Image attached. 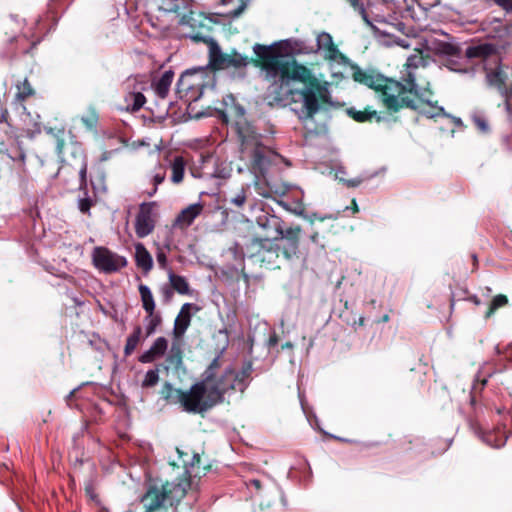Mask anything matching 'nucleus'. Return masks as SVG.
I'll return each instance as SVG.
<instances>
[{"label": "nucleus", "mask_w": 512, "mask_h": 512, "mask_svg": "<svg viewBox=\"0 0 512 512\" xmlns=\"http://www.w3.org/2000/svg\"><path fill=\"white\" fill-rule=\"evenodd\" d=\"M394 43L402 48H413L416 54L410 55L403 69L400 71V80L384 77L380 74L353 67L354 81L366 85L378 92V99L382 106L390 113H397L402 109H411L428 118L444 115V108L425 100L420 93L418 80L421 78L420 69L427 65L416 35H406L405 38L396 37Z\"/></svg>", "instance_id": "nucleus-1"}, {"label": "nucleus", "mask_w": 512, "mask_h": 512, "mask_svg": "<svg viewBox=\"0 0 512 512\" xmlns=\"http://www.w3.org/2000/svg\"><path fill=\"white\" fill-rule=\"evenodd\" d=\"M253 51L259 58L254 62L255 66L261 69L264 79L269 82L266 99L270 105L287 106L297 101V91L291 87L292 81L309 84L315 88L318 100L331 103L328 83H321L306 66L282 59L287 54L284 42L255 44Z\"/></svg>", "instance_id": "nucleus-2"}, {"label": "nucleus", "mask_w": 512, "mask_h": 512, "mask_svg": "<svg viewBox=\"0 0 512 512\" xmlns=\"http://www.w3.org/2000/svg\"><path fill=\"white\" fill-rule=\"evenodd\" d=\"M57 25L54 12L47 11L30 23H26L19 33L5 32L0 44V58L14 60L33 55L39 43Z\"/></svg>", "instance_id": "nucleus-3"}, {"label": "nucleus", "mask_w": 512, "mask_h": 512, "mask_svg": "<svg viewBox=\"0 0 512 512\" xmlns=\"http://www.w3.org/2000/svg\"><path fill=\"white\" fill-rule=\"evenodd\" d=\"M16 89L13 105L21 111L24 117L22 118V124L18 127L12 123L8 110L0 107V145H4L10 140H17L19 137L33 139L41 133L40 123L32 119L25 106V102L35 95L34 88L29 80L25 78L16 84Z\"/></svg>", "instance_id": "nucleus-4"}, {"label": "nucleus", "mask_w": 512, "mask_h": 512, "mask_svg": "<svg viewBox=\"0 0 512 512\" xmlns=\"http://www.w3.org/2000/svg\"><path fill=\"white\" fill-rule=\"evenodd\" d=\"M220 359L221 354L211 361L201 378L202 383L216 405L223 402L225 393L235 390L233 366L230 365L225 369H221Z\"/></svg>", "instance_id": "nucleus-5"}, {"label": "nucleus", "mask_w": 512, "mask_h": 512, "mask_svg": "<svg viewBox=\"0 0 512 512\" xmlns=\"http://www.w3.org/2000/svg\"><path fill=\"white\" fill-rule=\"evenodd\" d=\"M204 43L209 48L208 53V66L215 71L233 69L235 71L244 73L249 64L247 57L234 51L231 54H224L213 38H203Z\"/></svg>", "instance_id": "nucleus-6"}, {"label": "nucleus", "mask_w": 512, "mask_h": 512, "mask_svg": "<svg viewBox=\"0 0 512 512\" xmlns=\"http://www.w3.org/2000/svg\"><path fill=\"white\" fill-rule=\"evenodd\" d=\"M243 251L249 258L267 266L275 265L280 255L275 238L253 237L244 244Z\"/></svg>", "instance_id": "nucleus-7"}, {"label": "nucleus", "mask_w": 512, "mask_h": 512, "mask_svg": "<svg viewBox=\"0 0 512 512\" xmlns=\"http://www.w3.org/2000/svg\"><path fill=\"white\" fill-rule=\"evenodd\" d=\"M215 405L201 380L193 384L188 391H182L181 407L185 412L199 414Z\"/></svg>", "instance_id": "nucleus-8"}, {"label": "nucleus", "mask_w": 512, "mask_h": 512, "mask_svg": "<svg viewBox=\"0 0 512 512\" xmlns=\"http://www.w3.org/2000/svg\"><path fill=\"white\" fill-rule=\"evenodd\" d=\"M92 264L100 272L112 274L119 272L128 264L126 257L119 255L107 247L97 246L91 253Z\"/></svg>", "instance_id": "nucleus-9"}, {"label": "nucleus", "mask_w": 512, "mask_h": 512, "mask_svg": "<svg viewBox=\"0 0 512 512\" xmlns=\"http://www.w3.org/2000/svg\"><path fill=\"white\" fill-rule=\"evenodd\" d=\"M250 212L256 224L267 233H282V220L274 214V210L267 203L256 200L250 206Z\"/></svg>", "instance_id": "nucleus-10"}, {"label": "nucleus", "mask_w": 512, "mask_h": 512, "mask_svg": "<svg viewBox=\"0 0 512 512\" xmlns=\"http://www.w3.org/2000/svg\"><path fill=\"white\" fill-rule=\"evenodd\" d=\"M252 146L250 153L251 171L254 175L267 174L270 166V153L271 150L259 142L256 138L244 140L242 143L243 151H247L249 146Z\"/></svg>", "instance_id": "nucleus-11"}, {"label": "nucleus", "mask_w": 512, "mask_h": 512, "mask_svg": "<svg viewBox=\"0 0 512 512\" xmlns=\"http://www.w3.org/2000/svg\"><path fill=\"white\" fill-rule=\"evenodd\" d=\"M146 82L139 81L138 76L128 77L123 84L126 94L124 96L125 108L128 111L140 110L146 102L142 91L145 89Z\"/></svg>", "instance_id": "nucleus-12"}, {"label": "nucleus", "mask_w": 512, "mask_h": 512, "mask_svg": "<svg viewBox=\"0 0 512 512\" xmlns=\"http://www.w3.org/2000/svg\"><path fill=\"white\" fill-rule=\"evenodd\" d=\"M301 233L300 226L282 228L281 234H275L279 254L282 253L284 258L292 259L299 252V236Z\"/></svg>", "instance_id": "nucleus-13"}, {"label": "nucleus", "mask_w": 512, "mask_h": 512, "mask_svg": "<svg viewBox=\"0 0 512 512\" xmlns=\"http://www.w3.org/2000/svg\"><path fill=\"white\" fill-rule=\"evenodd\" d=\"M165 501L166 494L162 483L151 481L147 486L145 494L140 499V504H143L145 512H154L159 509Z\"/></svg>", "instance_id": "nucleus-14"}, {"label": "nucleus", "mask_w": 512, "mask_h": 512, "mask_svg": "<svg viewBox=\"0 0 512 512\" xmlns=\"http://www.w3.org/2000/svg\"><path fill=\"white\" fill-rule=\"evenodd\" d=\"M155 228V217L153 206L150 203H143L135 218V233L139 238L151 234Z\"/></svg>", "instance_id": "nucleus-15"}, {"label": "nucleus", "mask_w": 512, "mask_h": 512, "mask_svg": "<svg viewBox=\"0 0 512 512\" xmlns=\"http://www.w3.org/2000/svg\"><path fill=\"white\" fill-rule=\"evenodd\" d=\"M199 307L193 303H185L182 305L175 321L173 334L176 338H181L191 323L192 311H199Z\"/></svg>", "instance_id": "nucleus-16"}, {"label": "nucleus", "mask_w": 512, "mask_h": 512, "mask_svg": "<svg viewBox=\"0 0 512 512\" xmlns=\"http://www.w3.org/2000/svg\"><path fill=\"white\" fill-rule=\"evenodd\" d=\"M203 204L198 202L189 205L188 207L184 208L180 211V213L177 215L173 222V228H178L180 230H186L188 227H190L195 219L202 213L203 211Z\"/></svg>", "instance_id": "nucleus-17"}, {"label": "nucleus", "mask_w": 512, "mask_h": 512, "mask_svg": "<svg viewBox=\"0 0 512 512\" xmlns=\"http://www.w3.org/2000/svg\"><path fill=\"white\" fill-rule=\"evenodd\" d=\"M317 50L320 51L327 60L338 61L344 58L334 44L332 36L327 32H322L317 36Z\"/></svg>", "instance_id": "nucleus-18"}, {"label": "nucleus", "mask_w": 512, "mask_h": 512, "mask_svg": "<svg viewBox=\"0 0 512 512\" xmlns=\"http://www.w3.org/2000/svg\"><path fill=\"white\" fill-rule=\"evenodd\" d=\"M296 95H301L303 109L308 118H313L319 111V101L314 87L307 84V87L301 90L295 89Z\"/></svg>", "instance_id": "nucleus-19"}, {"label": "nucleus", "mask_w": 512, "mask_h": 512, "mask_svg": "<svg viewBox=\"0 0 512 512\" xmlns=\"http://www.w3.org/2000/svg\"><path fill=\"white\" fill-rule=\"evenodd\" d=\"M254 187L256 192L264 197V198H273L276 199L278 196H283L285 193L284 188H280L275 184H272L268 179L266 174L264 175H254Z\"/></svg>", "instance_id": "nucleus-20"}, {"label": "nucleus", "mask_w": 512, "mask_h": 512, "mask_svg": "<svg viewBox=\"0 0 512 512\" xmlns=\"http://www.w3.org/2000/svg\"><path fill=\"white\" fill-rule=\"evenodd\" d=\"M168 348V341L165 337H158L151 347L139 356L141 363H151L155 359L162 357Z\"/></svg>", "instance_id": "nucleus-21"}, {"label": "nucleus", "mask_w": 512, "mask_h": 512, "mask_svg": "<svg viewBox=\"0 0 512 512\" xmlns=\"http://www.w3.org/2000/svg\"><path fill=\"white\" fill-rule=\"evenodd\" d=\"M173 78V71L167 70L158 79H153L151 86L158 98L165 99L168 96Z\"/></svg>", "instance_id": "nucleus-22"}, {"label": "nucleus", "mask_w": 512, "mask_h": 512, "mask_svg": "<svg viewBox=\"0 0 512 512\" xmlns=\"http://www.w3.org/2000/svg\"><path fill=\"white\" fill-rule=\"evenodd\" d=\"M135 263L136 266L147 275L153 268V259L144 244H135Z\"/></svg>", "instance_id": "nucleus-23"}, {"label": "nucleus", "mask_w": 512, "mask_h": 512, "mask_svg": "<svg viewBox=\"0 0 512 512\" xmlns=\"http://www.w3.org/2000/svg\"><path fill=\"white\" fill-rule=\"evenodd\" d=\"M187 483L184 482H166L162 483L163 489L166 494V501L172 505L174 502H179L186 495Z\"/></svg>", "instance_id": "nucleus-24"}, {"label": "nucleus", "mask_w": 512, "mask_h": 512, "mask_svg": "<svg viewBox=\"0 0 512 512\" xmlns=\"http://www.w3.org/2000/svg\"><path fill=\"white\" fill-rule=\"evenodd\" d=\"M196 74V70H188L185 73H183L177 83L179 91L188 92L195 88L202 91L204 87L203 80L197 81Z\"/></svg>", "instance_id": "nucleus-25"}, {"label": "nucleus", "mask_w": 512, "mask_h": 512, "mask_svg": "<svg viewBox=\"0 0 512 512\" xmlns=\"http://www.w3.org/2000/svg\"><path fill=\"white\" fill-rule=\"evenodd\" d=\"M253 371L252 362L247 361L243 364L240 371L233 368V375L235 376V390L244 392L250 382V377Z\"/></svg>", "instance_id": "nucleus-26"}, {"label": "nucleus", "mask_w": 512, "mask_h": 512, "mask_svg": "<svg viewBox=\"0 0 512 512\" xmlns=\"http://www.w3.org/2000/svg\"><path fill=\"white\" fill-rule=\"evenodd\" d=\"M154 246L156 248L155 250V256L157 263L159 267L163 270L168 268V259L167 255L171 252L172 249V239L166 238L164 243H158L155 242Z\"/></svg>", "instance_id": "nucleus-27"}, {"label": "nucleus", "mask_w": 512, "mask_h": 512, "mask_svg": "<svg viewBox=\"0 0 512 512\" xmlns=\"http://www.w3.org/2000/svg\"><path fill=\"white\" fill-rule=\"evenodd\" d=\"M138 291L140 294L142 307L145 310L146 314L153 313V311L156 310V303L151 292V289L147 285L141 283L138 286Z\"/></svg>", "instance_id": "nucleus-28"}, {"label": "nucleus", "mask_w": 512, "mask_h": 512, "mask_svg": "<svg viewBox=\"0 0 512 512\" xmlns=\"http://www.w3.org/2000/svg\"><path fill=\"white\" fill-rule=\"evenodd\" d=\"M81 195L78 198V209L83 214H90V209L97 203V195L95 192L89 193L88 188L86 190H79Z\"/></svg>", "instance_id": "nucleus-29"}, {"label": "nucleus", "mask_w": 512, "mask_h": 512, "mask_svg": "<svg viewBox=\"0 0 512 512\" xmlns=\"http://www.w3.org/2000/svg\"><path fill=\"white\" fill-rule=\"evenodd\" d=\"M169 282L177 293L181 295L192 294L190 285L184 276L177 275L171 271L169 273Z\"/></svg>", "instance_id": "nucleus-30"}, {"label": "nucleus", "mask_w": 512, "mask_h": 512, "mask_svg": "<svg viewBox=\"0 0 512 512\" xmlns=\"http://www.w3.org/2000/svg\"><path fill=\"white\" fill-rule=\"evenodd\" d=\"M161 394L166 403L181 405L182 390L174 388L171 383L166 382L163 385Z\"/></svg>", "instance_id": "nucleus-31"}, {"label": "nucleus", "mask_w": 512, "mask_h": 512, "mask_svg": "<svg viewBox=\"0 0 512 512\" xmlns=\"http://www.w3.org/2000/svg\"><path fill=\"white\" fill-rule=\"evenodd\" d=\"M186 162L182 156H175L171 162V181L175 184L182 182L185 174Z\"/></svg>", "instance_id": "nucleus-32"}, {"label": "nucleus", "mask_w": 512, "mask_h": 512, "mask_svg": "<svg viewBox=\"0 0 512 512\" xmlns=\"http://www.w3.org/2000/svg\"><path fill=\"white\" fill-rule=\"evenodd\" d=\"M142 328L140 326H136L133 329V332L127 337L126 344L124 347V355L125 357L130 356L141 340Z\"/></svg>", "instance_id": "nucleus-33"}, {"label": "nucleus", "mask_w": 512, "mask_h": 512, "mask_svg": "<svg viewBox=\"0 0 512 512\" xmlns=\"http://www.w3.org/2000/svg\"><path fill=\"white\" fill-rule=\"evenodd\" d=\"M348 113L357 122L371 121L373 118H375L377 122L381 120V117L377 114L375 110L365 109L363 111H360L355 109H349Z\"/></svg>", "instance_id": "nucleus-34"}, {"label": "nucleus", "mask_w": 512, "mask_h": 512, "mask_svg": "<svg viewBox=\"0 0 512 512\" xmlns=\"http://www.w3.org/2000/svg\"><path fill=\"white\" fill-rule=\"evenodd\" d=\"M166 178V168L161 163H158L153 170L151 181L153 183L152 191L148 192L149 196H153L157 192L158 185L162 184Z\"/></svg>", "instance_id": "nucleus-35"}, {"label": "nucleus", "mask_w": 512, "mask_h": 512, "mask_svg": "<svg viewBox=\"0 0 512 512\" xmlns=\"http://www.w3.org/2000/svg\"><path fill=\"white\" fill-rule=\"evenodd\" d=\"M249 185L242 186L241 189L229 199V204L237 209H242L247 202Z\"/></svg>", "instance_id": "nucleus-36"}, {"label": "nucleus", "mask_w": 512, "mask_h": 512, "mask_svg": "<svg viewBox=\"0 0 512 512\" xmlns=\"http://www.w3.org/2000/svg\"><path fill=\"white\" fill-rule=\"evenodd\" d=\"M145 322L146 336H150L156 331L157 327L161 324L162 318L161 315L157 313L156 310H154L153 313L146 314Z\"/></svg>", "instance_id": "nucleus-37"}, {"label": "nucleus", "mask_w": 512, "mask_h": 512, "mask_svg": "<svg viewBox=\"0 0 512 512\" xmlns=\"http://www.w3.org/2000/svg\"><path fill=\"white\" fill-rule=\"evenodd\" d=\"M278 204L283 207L285 210L290 211L296 215H301L304 213L305 207L301 200H294L289 202L287 200H277Z\"/></svg>", "instance_id": "nucleus-38"}, {"label": "nucleus", "mask_w": 512, "mask_h": 512, "mask_svg": "<svg viewBox=\"0 0 512 512\" xmlns=\"http://www.w3.org/2000/svg\"><path fill=\"white\" fill-rule=\"evenodd\" d=\"M158 8L164 12L179 13L183 0H156Z\"/></svg>", "instance_id": "nucleus-39"}, {"label": "nucleus", "mask_w": 512, "mask_h": 512, "mask_svg": "<svg viewBox=\"0 0 512 512\" xmlns=\"http://www.w3.org/2000/svg\"><path fill=\"white\" fill-rule=\"evenodd\" d=\"M508 304V298L503 294H498L491 300L486 316L490 317L496 310Z\"/></svg>", "instance_id": "nucleus-40"}, {"label": "nucleus", "mask_w": 512, "mask_h": 512, "mask_svg": "<svg viewBox=\"0 0 512 512\" xmlns=\"http://www.w3.org/2000/svg\"><path fill=\"white\" fill-rule=\"evenodd\" d=\"M159 382V371L157 368L150 369L146 372L142 381L143 388L154 387Z\"/></svg>", "instance_id": "nucleus-41"}, {"label": "nucleus", "mask_w": 512, "mask_h": 512, "mask_svg": "<svg viewBox=\"0 0 512 512\" xmlns=\"http://www.w3.org/2000/svg\"><path fill=\"white\" fill-rule=\"evenodd\" d=\"M166 361L174 368L178 369L182 364V351L179 347H172Z\"/></svg>", "instance_id": "nucleus-42"}, {"label": "nucleus", "mask_w": 512, "mask_h": 512, "mask_svg": "<svg viewBox=\"0 0 512 512\" xmlns=\"http://www.w3.org/2000/svg\"><path fill=\"white\" fill-rule=\"evenodd\" d=\"M88 165L83 162L79 171V190H86L88 188L87 182Z\"/></svg>", "instance_id": "nucleus-43"}, {"label": "nucleus", "mask_w": 512, "mask_h": 512, "mask_svg": "<svg viewBox=\"0 0 512 512\" xmlns=\"http://www.w3.org/2000/svg\"><path fill=\"white\" fill-rule=\"evenodd\" d=\"M489 363H485L477 374V380L482 383V385H486L488 378L491 377L494 373V371H486L487 366Z\"/></svg>", "instance_id": "nucleus-44"}, {"label": "nucleus", "mask_w": 512, "mask_h": 512, "mask_svg": "<svg viewBox=\"0 0 512 512\" xmlns=\"http://www.w3.org/2000/svg\"><path fill=\"white\" fill-rule=\"evenodd\" d=\"M174 288L172 287V285H163L161 288H160V293L163 297V301L165 303H169L172 298H173V295H174Z\"/></svg>", "instance_id": "nucleus-45"}, {"label": "nucleus", "mask_w": 512, "mask_h": 512, "mask_svg": "<svg viewBox=\"0 0 512 512\" xmlns=\"http://www.w3.org/2000/svg\"><path fill=\"white\" fill-rule=\"evenodd\" d=\"M473 122L475 124V126L483 131V132H486L488 130V123L486 121V119L482 116H474L473 117Z\"/></svg>", "instance_id": "nucleus-46"}, {"label": "nucleus", "mask_w": 512, "mask_h": 512, "mask_svg": "<svg viewBox=\"0 0 512 512\" xmlns=\"http://www.w3.org/2000/svg\"><path fill=\"white\" fill-rule=\"evenodd\" d=\"M495 4L501 7L507 13H512V0H493Z\"/></svg>", "instance_id": "nucleus-47"}, {"label": "nucleus", "mask_w": 512, "mask_h": 512, "mask_svg": "<svg viewBox=\"0 0 512 512\" xmlns=\"http://www.w3.org/2000/svg\"><path fill=\"white\" fill-rule=\"evenodd\" d=\"M246 486L248 489H254L256 492H259L262 489V483L258 479H251L246 482Z\"/></svg>", "instance_id": "nucleus-48"}, {"label": "nucleus", "mask_w": 512, "mask_h": 512, "mask_svg": "<svg viewBox=\"0 0 512 512\" xmlns=\"http://www.w3.org/2000/svg\"><path fill=\"white\" fill-rule=\"evenodd\" d=\"M449 68L456 72H467V68H463L461 64L458 61L450 60L449 61Z\"/></svg>", "instance_id": "nucleus-49"}, {"label": "nucleus", "mask_w": 512, "mask_h": 512, "mask_svg": "<svg viewBox=\"0 0 512 512\" xmlns=\"http://www.w3.org/2000/svg\"><path fill=\"white\" fill-rule=\"evenodd\" d=\"M471 260H472V272H475L478 270V267H479V261H478V256L476 253H472L471 254Z\"/></svg>", "instance_id": "nucleus-50"}, {"label": "nucleus", "mask_w": 512, "mask_h": 512, "mask_svg": "<svg viewBox=\"0 0 512 512\" xmlns=\"http://www.w3.org/2000/svg\"><path fill=\"white\" fill-rule=\"evenodd\" d=\"M278 344V337L275 333H273L268 340L269 347H274Z\"/></svg>", "instance_id": "nucleus-51"}, {"label": "nucleus", "mask_w": 512, "mask_h": 512, "mask_svg": "<svg viewBox=\"0 0 512 512\" xmlns=\"http://www.w3.org/2000/svg\"><path fill=\"white\" fill-rule=\"evenodd\" d=\"M468 301L472 302L473 304H475L476 306L480 305L481 304V300L479 299V297L477 295H470L468 298H467Z\"/></svg>", "instance_id": "nucleus-52"}, {"label": "nucleus", "mask_w": 512, "mask_h": 512, "mask_svg": "<svg viewBox=\"0 0 512 512\" xmlns=\"http://www.w3.org/2000/svg\"><path fill=\"white\" fill-rule=\"evenodd\" d=\"M63 148H64V140L63 139H58L57 140V151H58L59 154L62 153Z\"/></svg>", "instance_id": "nucleus-53"}, {"label": "nucleus", "mask_w": 512, "mask_h": 512, "mask_svg": "<svg viewBox=\"0 0 512 512\" xmlns=\"http://www.w3.org/2000/svg\"><path fill=\"white\" fill-rule=\"evenodd\" d=\"M364 322H365V318H364V317H360V318L358 319V322H355V323H354V326H355V327H356V325H358V326H363V325H364Z\"/></svg>", "instance_id": "nucleus-54"}, {"label": "nucleus", "mask_w": 512, "mask_h": 512, "mask_svg": "<svg viewBox=\"0 0 512 512\" xmlns=\"http://www.w3.org/2000/svg\"><path fill=\"white\" fill-rule=\"evenodd\" d=\"M310 239L313 243H318V233H314L310 236Z\"/></svg>", "instance_id": "nucleus-55"}, {"label": "nucleus", "mask_w": 512, "mask_h": 512, "mask_svg": "<svg viewBox=\"0 0 512 512\" xmlns=\"http://www.w3.org/2000/svg\"><path fill=\"white\" fill-rule=\"evenodd\" d=\"M358 184H359V181H357V180H349L348 181V185L350 187H356Z\"/></svg>", "instance_id": "nucleus-56"}, {"label": "nucleus", "mask_w": 512, "mask_h": 512, "mask_svg": "<svg viewBox=\"0 0 512 512\" xmlns=\"http://www.w3.org/2000/svg\"><path fill=\"white\" fill-rule=\"evenodd\" d=\"M495 351H496V354H498V355H500V354H502V353H503V352H502V350L500 349V346H499V345H497V346L495 347Z\"/></svg>", "instance_id": "nucleus-57"}, {"label": "nucleus", "mask_w": 512, "mask_h": 512, "mask_svg": "<svg viewBox=\"0 0 512 512\" xmlns=\"http://www.w3.org/2000/svg\"><path fill=\"white\" fill-rule=\"evenodd\" d=\"M47 133H51V134H52V133H53V129H52V128H49V129L47 130Z\"/></svg>", "instance_id": "nucleus-58"}, {"label": "nucleus", "mask_w": 512, "mask_h": 512, "mask_svg": "<svg viewBox=\"0 0 512 512\" xmlns=\"http://www.w3.org/2000/svg\"><path fill=\"white\" fill-rule=\"evenodd\" d=\"M24 158H25V154H24V153H22V154H21V159H22V160H24Z\"/></svg>", "instance_id": "nucleus-59"}, {"label": "nucleus", "mask_w": 512, "mask_h": 512, "mask_svg": "<svg viewBox=\"0 0 512 512\" xmlns=\"http://www.w3.org/2000/svg\"><path fill=\"white\" fill-rule=\"evenodd\" d=\"M353 208H355V211H358L357 204L353 205Z\"/></svg>", "instance_id": "nucleus-60"}, {"label": "nucleus", "mask_w": 512, "mask_h": 512, "mask_svg": "<svg viewBox=\"0 0 512 512\" xmlns=\"http://www.w3.org/2000/svg\"><path fill=\"white\" fill-rule=\"evenodd\" d=\"M349 1L354 5L356 0H349Z\"/></svg>", "instance_id": "nucleus-61"}, {"label": "nucleus", "mask_w": 512, "mask_h": 512, "mask_svg": "<svg viewBox=\"0 0 512 512\" xmlns=\"http://www.w3.org/2000/svg\"><path fill=\"white\" fill-rule=\"evenodd\" d=\"M61 134H64V129L59 130Z\"/></svg>", "instance_id": "nucleus-62"}]
</instances>
